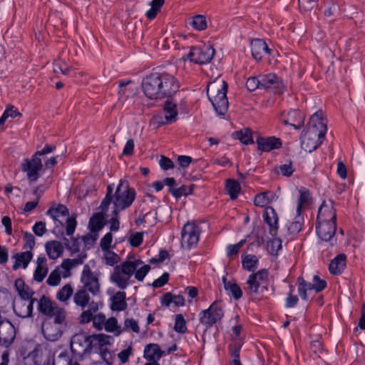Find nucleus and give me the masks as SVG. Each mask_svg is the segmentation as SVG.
I'll use <instances>...</instances> for the list:
<instances>
[{"label":"nucleus","mask_w":365,"mask_h":365,"mask_svg":"<svg viewBox=\"0 0 365 365\" xmlns=\"http://www.w3.org/2000/svg\"><path fill=\"white\" fill-rule=\"evenodd\" d=\"M150 269V265L145 264L140 259L128 257L126 260L113 268L110 280L119 289H125L133 283L131 278L133 274L138 281L142 282Z\"/></svg>","instance_id":"nucleus-1"},{"label":"nucleus","mask_w":365,"mask_h":365,"mask_svg":"<svg viewBox=\"0 0 365 365\" xmlns=\"http://www.w3.org/2000/svg\"><path fill=\"white\" fill-rule=\"evenodd\" d=\"M179 83L174 76L168 73H155L147 76L142 83L144 94L150 99H162L175 94Z\"/></svg>","instance_id":"nucleus-2"},{"label":"nucleus","mask_w":365,"mask_h":365,"mask_svg":"<svg viewBox=\"0 0 365 365\" xmlns=\"http://www.w3.org/2000/svg\"><path fill=\"white\" fill-rule=\"evenodd\" d=\"M112 186L108 185L107 187L106 196L102 201L100 207L102 208L103 212H106L108 205L113 203L114 207L113 214L115 215L120 211L129 207L133 202L136 195L135 190L130 187L127 182L122 180H120L113 195H112Z\"/></svg>","instance_id":"nucleus-3"},{"label":"nucleus","mask_w":365,"mask_h":365,"mask_svg":"<svg viewBox=\"0 0 365 365\" xmlns=\"http://www.w3.org/2000/svg\"><path fill=\"white\" fill-rule=\"evenodd\" d=\"M227 84L218 76L210 82L207 88V95L216 112L220 115H224L228 109L227 98Z\"/></svg>","instance_id":"nucleus-4"},{"label":"nucleus","mask_w":365,"mask_h":365,"mask_svg":"<svg viewBox=\"0 0 365 365\" xmlns=\"http://www.w3.org/2000/svg\"><path fill=\"white\" fill-rule=\"evenodd\" d=\"M38 309L48 317L46 322L67 327L66 311L48 297L42 296L38 301Z\"/></svg>","instance_id":"nucleus-5"},{"label":"nucleus","mask_w":365,"mask_h":365,"mask_svg":"<svg viewBox=\"0 0 365 365\" xmlns=\"http://www.w3.org/2000/svg\"><path fill=\"white\" fill-rule=\"evenodd\" d=\"M73 300L76 306L79 307L82 312L78 317L81 324H87L91 319V313H96L98 310L97 302L91 299L88 292L86 289H78L73 294Z\"/></svg>","instance_id":"nucleus-6"},{"label":"nucleus","mask_w":365,"mask_h":365,"mask_svg":"<svg viewBox=\"0 0 365 365\" xmlns=\"http://www.w3.org/2000/svg\"><path fill=\"white\" fill-rule=\"evenodd\" d=\"M268 282V272L261 269L255 274H250L247 281L245 291L249 294L262 293L267 290Z\"/></svg>","instance_id":"nucleus-7"},{"label":"nucleus","mask_w":365,"mask_h":365,"mask_svg":"<svg viewBox=\"0 0 365 365\" xmlns=\"http://www.w3.org/2000/svg\"><path fill=\"white\" fill-rule=\"evenodd\" d=\"M177 104L171 101H167L164 105L163 113L154 115L150 123L155 128L175 122L177 119Z\"/></svg>","instance_id":"nucleus-8"},{"label":"nucleus","mask_w":365,"mask_h":365,"mask_svg":"<svg viewBox=\"0 0 365 365\" xmlns=\"http://www.w3.org/2000/svg\"><path fill=\"white\" fill-rule=\"evenodd\" d=\"M224 316L222 307L218 302H214L208 309L200 313V322L207 328L220 322Z\"/></svg>","instance_id":"nucleus-9"},{"label":"nucleus","mask_w":365,"mask_h":365,"mask_svg":"<svg viewBox=\"0 0 365 365\" xmlns=\"http://www.w3.org/2000/svg\"><path fill=\"white\" fill-rule=\"evenodd\" d=\"M81 282L83 285L81 289H86V292L91 293L93 296L98 295L100 293L101 284L98 277L91 271L88 264L83 267L81 275Z\"/></svg>","instance_id":"nucleus-10"},{"label":"nucleus","mask_w":365,"mask_h":365,"mask_svg":"<svg viewBox=\"0 0 365 365\" xmlns=\"http://www.w3.org/2000/svg\"><path fill=\"white\" fill-rule=\"evenodd\" d=\"M42 159L36 154L31 159H24L21 163V170L26 173L30 182H36L40 177L39 172L43 169Z\"/></svg>","instance_id":"nucleus-11"},{"label":"nucleus","mask_w":365,"mask_h":365,"mask_svg":"<svg viewBox=\"0 0 365 365\" xmlns=\"http://www.w3.org/2000/svg\"><path fill=\"white\" fill-rule=\"evenodd\" d=\"M215 55V49L211 45L205 44L200 47L190 48L186 58L195 63H207L211 61Z\"/></svg>","instance_id":"nucleus-12"},{"label":"nucleus","mask_w":365,"mask_h":365,"mask_svg":"<svg viewBox=\"0 0 365 365\" xmlns=\"http://www.w3.org/2000/svg\"><path fill=\"white\" fill-rule=\"evenodd\" d=\"M200 232L199 227L195 223H186L181 233V246L186 249L196 246L199 240Z\"/></svg>","instance_id":"nucleus-13"},{"label":"nucleus","mask_w":365,"mask_h":365,"mask_svg":"<svg viewBox=\"0 0 365 365\" xmlns=\"http://www.w3.org/2000/svg\"><path fill=\"white\" fill-rule=\"evenodd\" d=\"M324 135H319L317 132L306 129L301 135L302 148L308 153L315 150L322 143Z\"/></svg>","instance_id":"nucleus-14"},{"label":"nucleus","mask_w":365,"mask_h":365,"mask_svg":"<svg viewBox=\"0 0 365 365\" xmlns=\"http://www.w3.org/2000/svg\"><path fill=\"white\" fill-rule=\"evenodd\" d=\"M16 336L15 328L7 320L0 321V345L8 347L14 341Z\"/></svg>","instance_id":"nucleus-15"},{"label":"nucleus","mask_w":365,"mask_h":365,"mask_svg":"<svg viewBox=\"0 0 365 365\" xmlns=\"http://www.w3.org/2000/svg\"><path fill=\"white\" fill-rule=\"evenodd\" d=\"M67 327L44 322L42 324V333L44 337L51 341L59 339Z\"/></svg>","instance_id":"nucleus-16"},{"label":"nucleus","mask_w":365,"mask_h":365,"mask_svg":"<svg viewBox=\"0 0 365 365\" xmlns=\"http://www.w3.org/2000/svg\"><path fill=\"white\" fill-rule=\"evenodd\" d=\"M259 76L261 88H271L276 93H282L283 83L274 73L264 74Z\"/></svg>","instance_id":"nucleus-17"},{"label":"nucleus","mask_w":365,"mask_h":365,"mask_svg":"<svg viewBox=\"0 0 365 365\" xmlns=\"http://www.w3.org/2000/svg\"><path fill=\"white\" fill-rule=\"evenodd\" d=\"M336 229V222L317 221L316 230L319 237L325 242L330 241L335 235Z\"/></svg>","instance_id":"nucleus-18"},{"label":"nucleus","mask_w":365,"mask_h":365,"mask_svg":"<svg viewBox=\"0 0 365 365\" xmlns=\"http://www.w3.org/2000/svg\"><path fill=\"white\" fill-rule=\"evenodd\" d=\"M336 215L331 200L324 201L318 211L317 221L336 222Z\"/></svg>","instance_id":"nucleus-19"},{"label":"nucleus","mask_w":365,"mask_h":365,"mask_svg":"<svg viewBox=\"0 0 365 365\" xmlns=\"http://www.w3.org/2000/svg\"><path fill=\"white\" fill-rule=\"evenodd\" d=\"M307 129L314 130L316 133L317 132L319 135L325 136L327 128V123L323 118V113L322 110H319L312 115Z\"/></svg>","instance_id":"nucleus-20"},{"label":"nucleus","mask_w":365,"mask_h":365,"mask_svg":"<svg viewBox=\"0 0 365 365\" xmlns=\"http://www.w3.org/2000/svg\"><path fill=\"white\" fill-rule=\"evenodd\" d=\"M258 148L264 152H269L273 149L281 147L282 143L279 138L275 137L259 138L257 140Z\"/></svg>","instance_id":"nucleus-21"},{"label":"nucleus","mask_w":365,"mask_h":365,"mask_svg":"<svg viewBox=\"0 0 365 365\" xmlns=\"http://www.w3.org/2000/svg\"><path fill=\"white\" fill-rule=\"evenodd\" d=\"M34 302V299H32L29 302L18 301L14 302L13 306L14 312L22 318L31 316Z\"/></svg>","instance_id":"nucleus-22"},{"label":"nucleus","mask_w":365,"mask_h":365,"mask_svg":"<svg viewBox=\"0 0 365 365\" xmlns=\"http://www.w3.org/2000/svg\"><path fill=\"white\" fill-rule=\"evenodd\" d=\"M251 51L253 58L257 61L262 59L264 53L269 52L267 43L262 39H255L251 41Z\"/></svg>","instance_id":"nucleus-23"},{"label":"nucleus","mask_w":365,"mask_h":365,"mask_svg":"<svg viewBox=\"0 0 365 365\" xmlns=\"http://www.w3.org/2000/svg\"><path fill=\"white\" fill-rule=\"evenodd\" d=\"M48 272L47 259L43 256H39L36 259V267L34 273V279L41 282Z\"/></svg>","instance_id":"nucleus-24"},{"label":"nucleus","mask_w":365,"mask_h":365,"mask_svg":"<svg viewBox=\"0 0 365 365\" xmlns=\"http://www.w3.org/2000/svg\"><path fill=\"white\" fill-rule=\"evenodd\" d=\"M84 257L76 259H63L61 265L56 268H61V273L63 278H67L71 276V270L76 266L83 264Z\"/></svg>","instance_id":"nucleus-25"},{"label":"nucleus","mask_w":365,"mask_h":365,"mask_svg":"<svg viewBox=\"0 0 365 365\" xmlns=\"http://www.w3.org/2000/svg\"><path fill=\"white\" fill-rule=\"evenodd\" d=\"M164 354L157 344H149L144 349V357L149 361H157Z\"/></svg>","instance_id":"nucleus-26"},{"label":"nucleus","mask_w":365,"mask_h":365,"mask_svg":"<svg viewBox=\"0 0 365 365\" xmlns=\"http://www.w3.org/2000/svg\"><path fill=\"white\" fill-rule=\"evenodd\" d=\"M101 210V213H97L91 218L89 227L91 229V237L93 241H96L98 237V232L103 227V220L104 218L103 213Z\"/></svg>","instance_id":"nucleus-27"},{"label":"nucleus","mask_w":365,"mask_h":365,"mask_svg":"<svg viewBox=\"0 0 365 365\" xmlns=\"http://www.w3.org/2000/svg\"><path fill=\"white\" fill-rule=\"evenodd\" d=\"M264 219L269 227V232L272 236L275 237L277 233L278 217L272 207H268L264 214Z\"/></svg>","instance_id":"nucleus-28"},{"label":"nucleus","mask_w":365,"mask_h":365,"mask_svg":"<svg viewBox=\"0 0 365 365\" xmlns=\"http://www.w3.org/2000/svg\"><path fill=\"white\" fill-rule=\"evenodd\" d=\"M304 121V115L298 110H291L288 113V118L282 119V122L285 125H291L296 129L300 128Z\"/></svg>","instance_id":"nucleus-29"},{"label":"nucleus","mask_w":365,"mask_h":365,"mask_svg":"<svg viewBox=\"0 0 365 365\" xmlns=\"http://www.w3.org/2000/svg\"><path fill=\"white\" fill-rule=\"evenodd\" d=\"M32 257L33 254L32 252L31 251L26 250L25 252L16 253L14 256V258L15 259V262L13 265V269L14 270H16L20 267H27Z\"/></svg>","instance_id":"nucleus-30"},{"label":"nucleus","mask_w":365,"mask_h":365,"mask_svg":"<svg viewBox=\"0 0 365 365\" xmlns=\"http://www.w3.org/2000/svg\"><path fill=\"white\" fill-rule=\"evenodd\" d=\"M46 251L51 259H56L59 257L63 252L62 244L56 240L48 242L45 245Z\"/></svg>","instance_id":"nucleus-31"},{"label":"nucleus","mask_w":365,"mask_h":365,"mask_svg":"<svg viewBox=\"0 0 365 365\" xmlns=\"http://www.w3.org/2000/svg\"><path fill=\"white\" fill-rule=\"evenodd\" d=\"M111 305L110 308L114 311H123L127 307L125 302V293L124 292L118 291L110 298Z\"/></svg>","instance_id":"nucleus-32"},{"label":"nucleus","mask_w":365,"mask_h":365,"mask_svg":"<svg viewBox=\"0 0 365 365\" xmlns=\"http://www.w3.org/2000/svg\"><path fill=\"white\" fill-rule=\"evenodd\" d=\"M14 286L21 299V301L29 302L31 299L34 292L28 286L25 285L22 279H17L15 281Z\"/></svg>","instance_id":"nucleus-33"},{"label":"nucleus","mask_w":365,"mask_h":365,"mask_svg":"<svg viewBox=\"0 0 365 365\" xmlns=\"http://www.w3.org/2000/svg\"><path fill=\"white\" fill-rule=\"evenodd\" d=\"M346 267V255H338L329 264V271L331 274L337 275L341 273Z\"/></svg>","instance_id":"nucleus-34"},{"label":"nucleus","mask_w":365,"mask_h":365,"mask_svg":"<svg viewBox=\"0 0 365 365\" xmlns=\"http://www.w3.org/2000/svg\"><path fill=\"white\" fill-rule=\"evenodd\" d=\"M47 215H50L55 221H58L61 225L63 224L61 218H64L68 215V210L63 205H58L51 207L48 211Z\"/></svg>","instance_id":"nucleus-35"},{"label":"nucleus","mask_w":365,"mask_h":365,"mask_svg":"<svg viewBox=\"0 0 365 365\" xmlns=\"http://www.w3.org/2000/svg\"><path fill=\"white\" fill-rule=\"evenodd\" d=\"M161 303L165 307L170 306L172 303L175 307H179L184 305L185 299L181 295H173L170 292H167L162 297Z\"/></svg>","instance_id":"nucleus-36"},{"label":"nucleus","mask_w":365,"mask_h":365,"mask_svg":"<svg viewBox=\"0 0 365 365\" xmlns=\"http://www.w3.org/2000/svg\"><path fill=\"white\" fill-rule=\"evenodd\" d=\"M299 199L297 202V212L299 215L302 208L307 207L311 200L310 193L306 188L302 187L299 190Z\"/></svg>","instance_id":"nucleus-37"},{"label":"nucleus","mask_w":365,"mask_h":365,"mask_svg":"<svg viewBox=\"0 0 365 365\" xmlns=\"http://www.w3.org/2000/svg\"><path fill=\"white\" fill-rule=\"evenodd\" d=\"M110 339V336L102 334L91 335L88 339L92 346H99L100 349L107 344H109Z\"/></svg>","instance_id":"nucleus-38"},{"label":"nucleus","mask_w":365,"mask_h":365,"mask_svg":"<svg viewBox=\"0 0 365 365\" xmlns=\"http://www.w3.org/2000/svg\"><path fill=\"white\" fill-rule=\"evenodd\" d=\"M298 293L303 300L307 299V291L315 290V285L312 283L307 282L302 277L297 279Z\"/></svg>","instance_id":"nucleus-39"},{"label":"nucleus","mask_w":365,"mask_h":365,"mask_svg":"<svg viewBox=\"0 0 365 365\" xmlns=\"http://www.w3.org/2000/svg\"><path fill=\"white\" fill-rule=\"evenodd\" d=\"M73 289L70 284H66L56 293V299L63 303H66L72 297Z\"/></svg>","instance_id":"nucleus-40"},{"label":"nucleus","mask_w":365,"mask_h":365,"mask_svg":"<svg viewBox=\"0 0 365 365\" xmlns=\"http://www.w3.org/2000/svg\"><path fill=\"white\" fill-rule=\"evenodd\" d=\"M104 329L106 331L114 333L116 336L123 331V329L118 325V320L115 317H110L106 320Z\"/></svg>","instance_id":"nucleus-41"},{"label":"nucleus","mask_w":365,"mask_h":365,"mask_svg":"<svg viewBox=\"0 0 365 365\" xmlns=\"http://www.w3.org/2000/svg\"><path fill=\"white\" fill-rule=\"evenodd\" d=\"M242 267L247 271H254L257 267L258 259L255 255H242Z\"/></svg>","instance_id":"nucleus-42"},{"label":"nucleus","mask_w":365,"mask_h":365,"mask_svg":"<svg viewBox=\"0 0 365 365\" xmlns=\"http://www.w3.org/2000/svg\"><path fill=\"white\" fill-rule=\"evenodd\" d=\"M71 67L69 66L64 59L61 57L55 60L53 62V71L55 73H62L63 75H68Z\"/></svg>","instance_id":"nucleus-43"},{"label":"nucleus","mask_w":365,"mask_h":365,"mask_svg":"<svg viewBox=\"0 0 365 365\" xmlns=\"http://www.w3.org/2000/svg\"><path fill=\"white\" fill-rule=\"evenodd\" d=\"M232 137L235 139H239L241 143L246 145L253 143L252 132L248 128L233 133Z\"/></svg>","instance_id":"nucleus-44"},{"label":"nucleus","mask_w":365,"mask_h":365,"mask_svg":"<svg viewBox=\"0 0 365 365\" xmlns=\"http://www.w3.org/2000/svg\"><path fill=\"white\" fill-rule=\"evenodd\" d=\"M222 281L225 289L229 290L235 299H239L242 297V292L238 284L227 282L225 277L222 278Z\"/></svg>","instance_id":"nucleus-45"},{"label":"nucleus","mask_w":365,"mask_h":365,"mask_svg":"<svg viewBox=\"0 0 365 365\" xmlns=\"http://www.w3.org/2000/svg\"><path fill=\"white\" fill-rule=\"evenodd\" d=\"M194 185H182L179 188H171L170 192L175 197L179 198L182 196H187L192 192Z\"/></svg>","instance_id":"nucleus-46"},{"label":"nucleus","mask_w":365,"mask_h":365,"mask_svg":"<svg viewBox=\"0 0 365 365\" xmlns=\"http://www.w3.org/2000/svg\"><path fill=\"white\" fill-rule=\"evenodd\" d=\"M165 0H153L150 2L151 8L146 12V16L149 19L155 18L158 12L164 4Z\"/></svg>","instance_id":"nucleus-47"},{"label":"nucleus","mask_w":365,"mask_h":365,"mask_svg":"<svg viewBox=\"0 0 365 365\" xmlns=\"http://www.w3.org/2000/svg\"><path fill=\"white\" fill-rule=\"evenodd\" d=\"M226 189L231 199L237 198L240 191V184L234 180H228L226 184Z\"/></svg>","instance_id":"nucleus-48"},{"label":"nucleus","mask_w":365,"mask_h":365,"mask_svg":"<svg viewBox=\"0 0 365 365\" xmlns=\"http://www.w3.org/2000/svg\"><path fill=\"white\" fill-rule=\"evenodd\" d=\"M61 277L62 274L61 273V268H56L48 275L46 283L51 287L58 286L60 284Z\"/></svg>","instance_id":"nucleus-49"},{"label":"nucleus","mask_w":365,"mask_h":365,"mask_svg":"<svg viewBox=\"0 0 365 365\" xmlns=\"http://www.w3.org/2000/svg\"><path fill=\"white\" fill-rule=\"evenodd\" d=\"M270 194L269 192H264L257 195L254 200L255 205L260 207L267 206L271 201L269 197Z\"/></svg>","instance_id":"nucleus-50"},{"label":"nucleus","mask_w":365,"mask_h":365,"mask_svg":"<svg viewBox=\"0 0 365 365\" xmlns=\"http://www.w3.org/2000/svg\"><path fill=\"white\" fill-rule=\"evenodd\" d=\"M191 24L196 30L203 31L207 26L206 17L204 15H196L192 18Z\"/></svg>","instance_id":"nucleus-51"},{"label":"nucleus","mask_w":365,"mask_h":365,"mask_svg":"<svg viewBox=\"0 0 365 365\" xmlns=\"http://www.w3.org/2000/svg\"><path fill=\"white\" fill-rule=\"evenodd\" d=\"M95 313H91V319L88 322H92L93 326L98 330H101L106 324V317L103 314H98L94 315Z\"/></svg>","instance_id":"nucleus-52"},{"label":"nucleus","mask_w":365,"mask_h":365,"mask_svg":"<svg viewBox=\"0 0 365 365\" xmlns=\"http://www.w3.org/2000/svg\"><path fill=\"white\" fill-rule=\"evenodd\" d=\"M103 257L106 264L113 266L120 261V257L110 249L104 250Z\"/></svg>","instance_id":"nucleus-53"},{"label":"nucleus","mask_w":365,"mask_h":365,"mask_svg":"<svg viewBox=\"0 0 365 365\" xmlns=\"http://www.w3.org/2000/svg\"><path fill=\"white\" fill-rule=\"evenodd\" d=\"M245 240H242L235 245H228L226 249L227 256L228 257L232 258L234 256L237 255L238 254L240 248L245 244Z\"/></svg>","instance_id":"nucleus-54"},{"label":"nucleus","mask_w":365,"mask_h":365,"mask_svg":"<svg viewBox=\"0 0 365 365\" xmlns=\"http://www.w3.org/2000/svg\"><path fill=\"white\" fill-rule=\"evenodd\" d=\"M174 329L179 333H185L187 331L186 322L182 314L176 315Z\"/></svg>","instance_id":"nucleus-55"},{"label":"nucleus","mask_w":365,"mask_h":365,"mask_svg":"<svg viewBox=\"0 0 365 365\" xmlns=\"http://www.w3.org/2000/svg\"><path fill=\"white\" fill-rule=\"evenodd\" d=\"M123 331L131 330L132 331L138 334L140 332V327L137 321L130 318L126 319L124 322V327H122Z\"/></svg>","instance_id":"nucleus-56"},{"label":"nucleus","mask_w":365,"mask_h":365,"mask_svg":"<svg viewBox=\"0 0 365 365\" xmlns=\"http://www.w3.org/2000/svg\"><path fill=\"white\" fill-rule=\"evenodd\" d=\"M317 0H298L299 8L303 11L312 10L317 6Z\"/></svg>","instance_id":"nucleus-57"},{"label":"nucleus","mask_w":365,"mask_h":365,"mask_svg":"<svg viewBox=\"0 0 365 365\" xmlns=\"http://www.w3.org/2000/svg\"><path fill=\"white\" fill-rule=\"evenodd\" d=\"M302 218L298 216L295 221L292 222L288 227V230L291 234H297L302 228Z\"/></svg>","instance_id":"nucleus-58"},{"label":"nucleus","mask_w":365,"mask_h":365,"mask_svg":"<svg viewBox=\"0 0 365 365\" xmlns=\"http://www.w3.org/2000/svg\"><path fill=\"white\" fill-rule=\"evenodd\" d=\"M24 240L25 242L24 248L27 251H32L35 245V239L32 234L26 232L24 236Z\"/></svg>","instance_id":"nucleus-59"},{"label":"nucleus","mask_w":365,"mask_h":365,"mask_svg":"<svg viewBox=\"0 0 365 365\" xmlns=\"http://www.w3.org/2000/svg\"><path fill=\"white\" fill-rule=\"evenodd\" d=\"M246 87L250 91L261 88L259 76L249 78L246 82Z\"/></svg>","instance_id":"nucleus-60"},{"label":"nucleus","mask_w":365,"mask_h":365,"mask_svg":"<svg viewBox=\"0 0 365 365\" xmlns=\"http://www.w3.org/2000/svg\"><path fill=\"white\" fill-rule=\"evenodd\" d=\"M275 170L277 173L280 172L284 176H290L294 172L291 163L276 167Z\"/></svg>","instance_id":"nucleus-61"},{"label":"nucleus","mask_w":365,"mask_h":365,"mask_svg":"<svg viewBox=\"0 0 365 365\" xmlns=\"http://www.w3.org/2000/svg\"><path fill=\"white\" fill-rule=\"evenodd\" d=\"M143 232H135L130 235L129 242L133 247H138L143 242Z\"/></svg>","instance_id":"nucleus-62"},{"label":"nucleus","mask_w":365,"mask_h":365,"mask_svg":"<svg viewBox=\"0 0 365 365\" xmlns=\"http://www.w3.org/2000/svg\"><path fill=\"white\" fill-rule=\"evenodd\" d=\"M33 231L37 236H43L47 231L46 223L43 222H37L33 227Z\"/></svg>","instance_id":"nucleus-63"},{"label":"nucleus","mask_w":365,"mask_h":365,"mask_svg":"<svg viewBox=\"0 0 365 365\" xmlns=\"http://www.w3.org/2000/svg\"><path fill=\"white\" fill-rule=\"evenodd\" d=\"M293 291H294V287L292 286H290V292L288 294V296L286 299V306L287 307H294L298 302L297 297L295 295H293Z\"/></svg>","instance_id":"nucleus-64"}]
</instances>
